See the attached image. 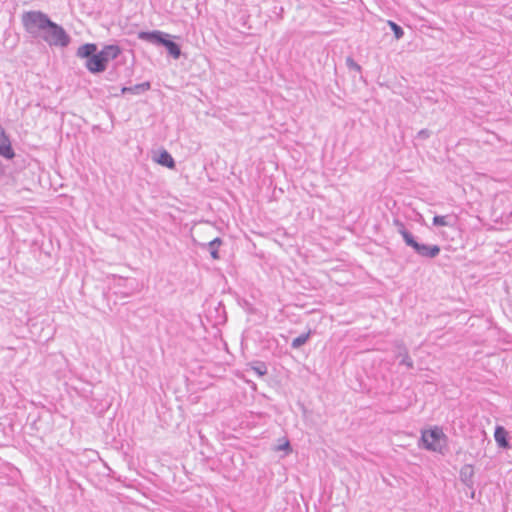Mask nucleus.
I'll return each instance as SVG.
<instances>
[{
	"instance_id": "f8f14e48",
	"label": "nucleus",
	"mask_w": 512,
	"mask_h": 512,
	"mask_svg": "<svg viewBox=\"0 0 512 512\" xmlns=\"http://www.w3.org/2000/svg\"><path fill=\"white\" fill-rule=\"evenodd\" d=\"M97 51V46L94 43H86L81 45L76 52L79 58H90Z\"/></svg>"
},
{
	"instance_id": "4be33fe9",
	"label": "nucleus",
	"mask_w": 512,
	"mask_h": 512,
	"mask_svg": "<svg viewBox=\"0 0 512 512\" xmlns=\"http://www.w3.org/2000/svg\"><path fill=\"white\" fill-rule=\"evenodd\" d=\"M290 448V444L288 441H286L283 445H280L277 447V450H285V449H289Z\"/></svg>"
},
{
	"instance_id": "0eeeda50",
	"label": "nucleus",
	"mask_w": 512,
	"mask_h": 512,
	"mask_svg": "<svg viewBox=\"0 0 512 512\" xmlns=\"http://www.w3.org/2000/svg\"><path fill=\"white\" fill-rule=\"evenodd\" d=\"M99 53L105 62L108 63L110 60L116 59L121 54V49L118 45L111 44L104 46Z\"/></svg>"
},
{
	"instance_id": "f257e3e1",
	"label": "nucleus",
	"mask_w": 512,
	"mask_h": 512,
	"mask_svg": "<svg viewBox=\"0 0 512 512\" xmlns=\"http://www.w3.org/2000/svg\"><path fill=\"white\" fill-rule=\"evenodd\" d=\"M394 223L398 227V232L401 234L405 244L411 247L417 255L423 258L433 259L440 254L441 249L438 245L419 243L413 234L405 228L402 222L395 220Z\"/></svg>"
},
{
	"instance_id": "7ed1b4c3",
	"label": "nucleus",
	"mask_w": 512,
	"mask_h": 512,
	"mask_svg": "<svg viewBox=\"0 0 512 512\" xmlns=\"http://www.w3.org/2000/svg\"><path fill=\"white\" fill-rule=\"evenodd\" d=\"M40 38L48 45L57 47H66L71 40L64 28L52 20Z\"/></svg>"
},
{
	"instance_id": "412c9836",
	"label": "nucleus",
	"mask_w": 512,
	"mask_h": 512,
	"mask_svg": "<svg viewBox=\"0 0 512 512\" xmlns=\"http://www.w3.org/2000/svg\"><path fill=\"white\" fill-rule=\"evenodd\" d=\"M346 63L349 68L354 69L356 71H360L361 67L357 64L352 58H347Z\"/></svg>"
},
{
	"instance_id": "39448f33",
	"label": "nucleus",
	"mask_w": 512,
	"mask_h": 512,
	"mask_svg": "<svg viewBox=\"0 0 512 512\" xmlns=\"http://www.w3.org/2000/svg\"><path fill=\"white\" fill-rule=\"evenodd\" d=\"M85 66L91 73H100L106 70L107 63L99 52H95L90 58L86 60Z\"/></svg>"
},
{
	"instance_id": "ddd939ff",
	"label": "nucleus",
	"mask_w": 512,
	"mask_h": 512,
	"mask_svg": "<svg viewBox=\"0 0 512 512\" xmlns=\"http://www.w3.org/2000/svg\"><path fill=\"white\" fill-rule=\"evenodd\" d=\"M156 162L159 163L160 165L165 166L170 169L175 168V161H174L173 157L171 156V154L166 150H162L159 153V156L156 159Z\"/></svg>"
},
{
	"instance_id": "6e6552de",
	"label": "nucleus",
	"mask_w": 512,
	"mask_h": 512,
	"mask_svg": "<svg viewBox=\"0 0 512 512\" xmlns=\"http://www.w3.org/2000/svg\"><path fill=\"white\" fill-rule=\"evenodd\" d=\"M494 438H495L497 445L500 448H503V449L510 448V445L508 442V432L506 431V429L504 427L497 426L495 428Z\"/></svg>"
},
{
	"instance_id": "423d86ee",
	"label": "nucleus",
	"mask_w": 512,
	"mask_h": 512,
	"mask_svg": "<svg viewBox=\"0 0 512 512\" xmlns=\"http://www.w3.org/2000/svg\"><path fill=\"white\" fill-rule=\"evenodd\" d=\"M163 36H169V34L159 30L140 31L137 34L138 39L146 41L156 46H160Z\"/></svg>"
},
{
	"instance_id": "a211bd4d",
	"label": "nucleus",
	"mask_w": 512,
	"mask_h": 512,
	"mask_svg": "<svg viewBox=\"0 0 512 512\" xmlns=\"http://www.w3.org/2000/svg\"><path fill=\"white\" fill-rule=\"evenodd\" d=\"M388 24L391 27L392 31L394 32L395 38L397 40L401 39L404 35L403 29L393 21H388Z\"/></svg>"
},
{
	"instance_id": "f3484780",
	"label": "nucleus",
	"mask_w": 512,
	"mask_h": 512,
	"mask_svg": "<svg viewBox=\"0 0 512 512\" xmlns=\"http://www.w3.org/2000/svg\"><path fill=\"white\" fill-rule=\"evenodd\" d=\"M250 369L253 370L260 377L267 374V366L264 362H256L254 364H251Z\"/></svg>"
},
{
	"instance_id": "4468645a",
	"label": "nucleus",
	"mask_w": 512,
	"mask_h": 512,
	"mask_svg": "<svg viewBox=\"0 0 512 512\" xmlns=\"http://www.w3.org/2000/svg\"><path fill=\"white\" fill-rule=\"evenodd\" d=\"M455 217L453 215H436L433 218L434 226H453Z\"/></svg>"
},
{
	"instance_id": "2eb2a0df",
	"label": "nucleus",
	"mask_w": 512,
	"mask_h": 512,
	"mask_svg": "<svg viewBox=\"0 0 512 512\" xmlns=\"http://www.w3.org/2000/svg\"><path fill=\"white\" fill-rule=\"evenodd\" d=\"M221 244H222V239L219 237H216L215 239L211 240L207 244H204V246H206L209 249L211 257L215 260H218V259H220L218 248Z\"/></svg>"
},
{
	"instance_id": "1a4fd4ad",
	"label": "nucleus",
	"mask_w": 512,
	"mask_h": 512,
	"mask_svg": "<svg viewBox=\"0 0 512 512\" xmlns=\"http://www.w3.org/2000/svg\"><path fill=\"white\" fill-rule=\"evenodd\" d=\"M170 37L169 36H163L162 40H161V43H160V46H164L168 53L174 58V59H178L181 55V50H180V47L178 44H176L175 42L171 41L170 39H168Z\"/></svg>"
},
{
	"instance_id": "6ab92c4d",
	"label": "nucleus",
	"mask_w": 512,
	"mask_h": 512,
	"mask_svg": "<svg viewBox=\"0 0 512 512\" xmlns=\"http://www.w3.org/2000/svg\"><path fill=\"white\" fill-rule=\"evenodd\" d=\"M400 356H402L400 364L405 365L408 369H412L413 368V360L408 355L407 351H405L403 355L400 354Z\"/></svg>"
},
{
	"instance_id": "9d476101",
	"label": "nucleus",
	"mask_w": 512,
	"mask_h": 512,
	"mask_svg": "<svg viewBox=\"0 0 512 512\" xmlns=\"http://www.w3.org/2000/svg\"><path fill=\"white\" fill-rule=\"evenodd\" d=\"M151 85L149 82H143L130 87H123L121 94L131 93L135 95L142 94L150 89Z\"/></svg>"
},
{
	"instance_id": "aec40b11",
	"label": "nucleus",
	"mask_w": 512,
	"mask_h": 512,
	"mask_svg": "<svg viewBox=\"0 0 512 512\" xmlns=\"http://www.w3.org/2000/svg\"><path fill=\"white\" fill-rule=\"evenodd\" d=\"M431 136V131L428 130V129H422L420 130L417 135H416V139H419V140H426L428 139L429 137Z\"/></svg>"
},
{
	"instance_id": "dca6fc26",
	"label": "nucleus",
	"mask_w": 512,
	"mask_h": 512,
	"mask_svg": "<svg viewBox=\"0 0 512 512\" xmlns=\"http://www.w3.org/2000/svg\"><path fill=\"white\" fill-rule=\"evenodd\" d=\"M310 336H311V331H308L305 334L299 335L298 337L293 339V341L291 342V347L293 349L300 348L301 346H303L309 340Z\"/></svg>"
},
{
	"instance_id": "f03ea898",
	"label": "nucleus",
	"mask_w": 512,
	"mask_h": 512,
	"mask_svg": "<svg viewBox=\"0 0 512 512\" xmlns=\"http://www.w3.org/2000/svg\"><path fill=\"white\" fill-rule=\"evenodd\" d=\"M21 22L28 34L33 37H40L51 22V19L42 11L32 10L23 12Z\"/></svg>"
},
{
	"instance_id": "9b49d317",
	"label": "nucleus",
	"mask_w": 512,
	"mask_h": 512,
	"mask_svg": "<svg viewBox=\"0 0 512 512\" xmlns=\"http://www.w3.org/2000/svg\"><path fill=\"white\" fill-rule=\"evenodd\" d=\"M474 470L471 465H465L460 470V479L468 487L473 485Z\"/></svg>"
},
{
	"instance_id": "20e7f679",
	"label": "nucleus",
	"mask_w": 512,
	"mask_h": 512,
	"mask_svg": "<svg viewBox=\"0 0 512 512\" xmlns=\"http://www.w3.org/2000/svg\"><path fill=\"white\" fill-rule=\"evenodd\" d=\"M421 441L425 449L441 452L445 444V435L440 428L435 427L422 432Z\"/></svg>"
}]
</instances>
